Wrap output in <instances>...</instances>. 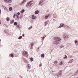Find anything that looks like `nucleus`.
Instances as JSON below:
<instances>
[{"label":"nucleus","instance_id":"1","mask_svg":"<svg viewBox=\"0 0 78 78\" xmlns=\"http://www.w3.org/2000/svg\"><path fill=\"white\" fill-rule=\"evenodd\" d=\"M53 40L54 41L52 42V44L53 45H57L59 44V42L61 40L60 37H54L53 38Z\"/></svg>","mask_w":78,"mask_h":78},{"label":"nucleus","instance_id":"2","mask_svg":"<svg viewBox=\"0 0 78 78\" xmlns=\"http://www.w3.org/2000/svg\"><path fill=\"white\" fill-rule=\"evenodd\" d=\"M62 70H61L60 71L57 73L56 76L58 77V78H59V76H62Z\"/></svg>","mask_w":78,"mask_h":78},{"label":"nucleus","instance_id":"3","mask_svg":"<svg viewBox=\"0 0 78 78\" xmlns=\"http://www.w3.org/2000/svg\"><path fill=\"white\" fill-rule=\"evenodd\" d=\"M63 39L65 40V41H67L68 39V38H69V36L68 35H66V34H64L63 35Z\"/></svg>","mask_w":78,"mask_h":78},{"label":"nucleus","instance_id":"4","mask_svg":"<svg viewBox=\"0 0 78 78\" xmlns=\"http://www.w3.org/2000/svg\"><path fill=\"white\" fill-rule=\"evenodd\" d=\"M22 54L25 57H27L28 56V54L27 52L26 51H23L22 52Z\"/></svg>","mask_w":78,"mask_h":78},{"label":"nucleus","instance_id":"5","mask_svg":"<svg viewBox=\"0 0 78 78\" xmlns=\"http://www.w3.org/2000/svg\"><path fill=\"white\" fill-rule=\"evenodd\" d=\"M33 46H34V43H31L30 45V49H33Z\"/></svg>","mask_w":78,"mask_h":78},{"label":"nucleus","instance_id":"6","mask_svg":"<svg viewBox=\"0 0 78 78\" xmlns=\"http://www.w3.org/2000/svg\"><path fill=\"white\" fill-rule=\"evenodd\" d=\"M43 1V0H41V1H40L39 2V5L41 6H42V5H44V3H43L44 2Z\"/></svg>","mask_w":78,"mask_h":78},{"label":"nucleus","instance_id":"7","mask_svg":"<svg viewBox=\"0 0 78 78\" xmlns=\"http://www.w3.org/2000/svg\"><path fill=\"white\" fill-rule=\"evenodd\" d=\"M23 60L25 63H27V64H28V61H27V60H26L24 58H23Z\"/></svg>","mask_w":78,"mask_h":78},{"label":"nucleus","instance_id":"8","mask_svg":"<svg viewBox=\"0 0 78 78\" xmlns=\"http://www.w3.org/2000/svg\"><path fill=\"white\" fill-rule=\"evenodd\" d=\"M64 23L60 24V25L58 27V28H62V27H64Z\"/></svg>","mask_w":78,"mask_h":78},{"label":"nucleus","instance_id":"9","mask_svg":"<svg viewBox=\"0 0 78 78\" xmlns=\"http://www.w3.org/2000/svg\"><path fill=\"white\" fill-rule=\"evenodd\" d=\"M27 69H28L29 70H30L31 68V65H30L29 64H27Z\"/></svg>","mask_w":78,"mask_h":78},{"label":"nucleus","instance_id":"10","mask_svg":"<svg viewBox=\"0 0 78 78\" xmlns=\"http://www.w3.org/2000/svg\"><path fill=\"white\" fill-rule=\"evenodd\" d=\"M49 16H50V14H48L45 15L44 17V19H47Z\"/></svg>","mask_w":78,"mask_h":78},{"label":"nucleus","instance_id":"11","mask_svg":"<svg viewBox=\"0 0 78 78\" xmlns=\"http://www.w3.org/2000/svg\"><path fill=\"white\" fill-rule=\"evenodd\" d=\"M16 17H17V18H16V20H19V18H20V17H19V15L16 14Z\"/></svg>","mask_w":78,"mask_h":78},{"label":"nucleus","instance_id":"12","mask_svg":"<svg viewBox=\"0 0 78 78\" xmlns=\"http://www.w3.org/2000/svg\"><path fill=\"white\" fill-rule=\"evenodd\" d=\"M12 2V0H8L6 2L7 3H10Z\"/></svg>","mask_w":78,"mask_h":78},{"label":"nucleus","instance_id":"13","mask_svg":"<svg viewBox=\"0 0 78 78\" xmlns=\"http://www.w3.org/2000/svg\"><path fill=\"white\" fill-rule=\"evenodd\" d=\"M47 36L46 35H44L43 37H41V38H42V40H43V42L44 41V39H45V37Z\"/></svg>","mask_w":78,"mask_h":78},{"label":"nucleus","instance_id":"14","mask_svg":"<svg viewBox=\"0 0 78 78\" xmlns=\"http://www.w3.org/2000/svg\"><path fill=\"white\" fill-rule=\"evenodd\" d=\"M39 12V10H37L35 11L34 13L35 14H38Z\"/></svg>","mask_w":78,"mask_h":78},{"label":"nucleus","instance_id":"15","mask_svg":"<svg viewBox=\"0 0 78 78\" xmlns=\"http://www.w3.org/2000/svg\"><path fill=\"white\" fill-rule=\"evenodd\" d=\"M9 56L10 57H12V58H13L14 57V55H13L12 53L10 54Z\"/></svg>","mask_w":78,"mask_h":78},{"label":"nucleus","instance_id":"16","mask_svg":"<svg viewBox=\"0 0 78 78\" xmlns=\"http://www.w3.org/2000/svg\"><path fill=\"white\" fill-rule=\"evenodd\" d=\"M14 22V20H13L10 21V24L11 25V24H12Z\"/></svg>","mask_w":78,"mask_h":78},{"label":"nucleus","instance_id":"17","mask_svg":"<svg viewBox=\"0 0 78 78\" xmlns=\"http://www.w3.org/2000/svg\"><path fill=\"white\" fill-rule=\"evenodd\" d=\"M41 58H44L45 57V55L43 53L41 55Z\"/></svg>","mask_w":78,"mask_h":78},{"label":"nucleus","instance_id":"18","mask_svg":"<svg viewBox=\"0 0 78 78\" xmlns=\"http://www.w3.org/2000/svg\"><path fill=\"white\" fill-rule=\"evenodd\" d=\"M16 27L18 28H22V27H20V25L19 24L16 26Z\"/></svg>","mask_w":78,"mask_h":78},{"label":"nucleus","instance_id":"19","mask_svg":"<svg viewBox=\"0 0 78 78\" xmlns=\"http://www.w3.org/2000/svg\"><path fill=\"white\" fill-rule=\"evenodd\" d=\"M25 11V9H23L21 11H20V13H22V14H23V12H24Z\"/></svg>","mask_w":78,"mask_h":78},{"label":"nucleus","instance_id":"20","mask_svg":"<svg viewBox=\"0 0 78 78\" xmlns=\"http://www.w3.org/2000/svg\"><path fill=\"white\" fill-rule=\"evenodd\" d=\"M9 10L10 11H11L12 10V7H10L9 8Z\"/></svg>","mask_w":78,"mask_h":78},{"label":"nucleus","instance_id":"21","mask_svg":"<svg viewBox=\"0 0 78 78\" xmlns=\"http://www.w3.org/2000/svg\"><path fill=\"white\" fill-rule=\"evenodd\" d=\"M29 5H30V3H29V2H28L26 5V7H28Z\"/></svg>","mask_w":78,"mask_h":78},{"label":"nucleus","instance_id":"22","mask_svg":"<svg viewBox=\"0 0 78 78\" xmlns=\"http://www.w3.org/2000/svg\"><path fill=\"white\" fill-rule=\"evenodd\" d=\"M30 60L31 62H33V61H34L33 58H30Z\"/></svg>","mask_w":78,"mask_h":78},{"label":"nucleus","instance_id":"23","mask_svg":"<svg viewBox=\"0 0 78 78\" xmlns=\"http://www.w3.org/2000/svg\"><path fill=\"white\" fill-rule=\"evenodd\" d=\"M53 63H54L55 65H56L57 63H58V62L57 61L55 60L54 62Z\"/></svg>","mask_w":78,"mask_h":78},{"label":"nucleus","instance_id":"24","mask_svg":"<svg viewBox=\"0 0 78 78\" xmlns=\"http://www.w3.org/2000/svg\"><path fill=\"white\" fill-rule=\"evenodd\" d=\"M18 24V23L17 22H15L14 23V25H15V26H17Z\"/></svg>","mask_w":78,"mask_h":78},{"label":"nucleus","instance_id":"25","mask_svg":"<svg viewBox=\"0 0 78 78\" xmlns=\"http://www.w3.org/2000/svg\"><path fill=\"white\" fill-rule=\"evenodd\" d=\"M10 20V19H9V17H7L6 18L7 21H9Z\"/></svg>","mask_w":78,"mask_h":78},{"label":"nucleus","instance_id":"26","mask_svg":"<svg viewBox=\"0 0 78 78\" xmlns=\"http://www.w3.org/2000/svg\"><path fill=\"white\" fill-rule=\"evenodd\" d=\"M45 25L44 26H46L47 24H48V22L47 21H46L44 22Z\"/></svg>","mask_w":78,"mask_h":78},{"label":"nucleus","instance_id":"27","mask_svg":"<svg viewBox=\"0 0 78 78\" xmlns=\"http://www.w3.org/2000/svg\"><path fill=\"white\" fill-rule=\"evenodd\" d=\"M67 57L66 55H65V57L63 58L64 59H67Z\"/></svg>","mask_w":78,"mask_h":78},{"label":"nucleus","instance_id":"28","mask_svg":"<svg viewBox=\"0 0 78 78\" xmlns=\"http://www.w3.org/2000/svg\"><path fill=\"white\" fill-rule=\"evenodd\" d=\"M22 38V36H20L18 37V39H21Z\"/></svg>","mask_w":78,"mask_h":78},{"label":"nucleus","instance_id":"29","mask_svg":"<svg viewBox=\"0 0 78 78\" xmlns=\"http://www.w3.org/2000/svg\"><path fill=\"white\" fill-rule=\"evenodd\" d=\"M64 27H65V28H69V27L66 25H65Z\"/></svg>","mask_w":78,"mask_h":78},{"label":"nucleus","instance_id":"30","mask_svg":"<svg viewBox=\"0 0 78 78\" xmlns=\"http://www.w3.org/2000/svg\"><path fill=\"white\" fill-rule=\"evenodd\" d=\"M23 3H24L23 2V1H22L21 2V3H20V5H23Z\"/></svg>","mask_w":78,"mask_h":78},{"label":"nucleus","instance_id":"31","mask_svg":"<svg viewBox=\"0 0 78 78\" xmlns=\"http://www.w3.org/2000/svg\"><path fill=\"white\" fill-rule=\"evenodd\" d=\"M53 16L55 18H56L57 16L55 14H54Z\"/></svg>","mask_w":78,"mask_h":78},{"label":"nucleus","instance_id":"32","mask_svg":"<svg viewBox=\"0 0 78 78\" xmlns=\"http://www.w3.org/2000/svg\"><path fill=\"white\" fill-rule=\"evenodd\" d=\"M39 51V47H38L37 49V51L38 52Z\"/></svg>","mask_w":78,"mask_h":78},{"label":"nucleus","instance_id":"33","mask_svg":"<svg viewBox=\"0 0 78 78\" xmlns=\"http://www.w3.org/2000/svg\"><path fill=\"white\" fill-rule=\"evenodd\" d=\"M16 14H14V15H13V19H14V18H15V17H16Z\"/></svg>","mask_w":78,"mask_h":78},{"label":"nucleus","instance_id":"34","mask_svg":"<svg viewBox=\"0 0 78 78\" xmlns=\"http://www.w3.org/2000/svg\"><path fill=\"white\" fill-rule=\"evenodd\" d=\"M5 7L4 9H5V10H6L7 11H8V8L6 7Z\"/></svg>","mask_w":78,"mask_h":78},{"label":"nucleus","instance_id":"35","mask_svg":"<svg viewBox=\"0 0 78 78\" xmlns=\"http://www.w3.org/2000/svg\"><path fill=\"white\" fill-rule=\"evenodd\" d=\"M34 15H32V17H31V18L32 19H33V18H34Z\"/></svg>","mask_w":78,"mask_h":78},{"label":"nucleus","instance_id":"36","mask_svg":"<svg viewBox=\"0 0 78 78\" xmlns=\"http://www.w3.org/2000/svg\"><path fill=\"white\" fill-rule=\"evenodd\" d=\"M78 72L77 71L74 74V75H78Z\"/></svg>","mask_w":78,"mask_h":78},{"label":"nucleus","instance_id":"37","mask_svg":"<svg viewBox=\"0 0 78 78\" xmlns=\"http://www.w3.org/2000/svg\"><path fill=\"white\" fill-rule=\"evenodd\" d=\"M36 18H37V17H36V16H34V18H33V20H34V19H36Z\"/></svg>","mask_w":78,"mask_h":78},{"label":"nucleus","instance_id":"38","mask_svg":"<svg viewBox=\"0 0 78 78\" xmlns=\"http://www.w3.org/2000/svg\"><path fill=\"white\" fill-rule=\"evenodd\" d=\"M64 46V45H61V46H60V48H63Z\"/></svg>","mask_w":78,"mask_h":78},{"label":"nucleus","instance_id":"39","mask_svg":"<svg viewBox=\"0 0 78 78\" xmlns=\"http://www.w3.org/2000/svg\"><path fill=\"white\" fill-rule=\"evenodd\" d=\"M32 28V26H31L30 27H29L28 29L29 30H30Z\"/></svg>","mask_w":78,"mask_h":78},{"label":"nucleus","instance_id":"40","mask_svg":"<svg viewBox=\"0 0 78 78\" xmlns=\"http://www.w3.org/2000/svg\"><path fill=\"white\" fill-rule=\"evenodd\" d=\"M4 27H7V28H8V26L6 25V24H4Z\"/></svg>","mask_w":78,"mask_h":78},{"label":"nucleus","instance_id":"41","mask_svg":"<svg viewBox=\"0 0 78 78\" xmlns=\"http://www.w3.org/2000/svg\"><path fill=\"white\" fill-rule=\"evenodd\" d=\"M75 43V44L76 43H78V41L77 40H75L74 41Z\"/></svg>","mask_w":78,"mask_h":78},{"label":"nucleus","instance_id":"42","mask_svg":"<svg viewBox=\"0 0 78 78\" xmlns=\"http://www.w3.org/2000/svg\"><path fill=\"white\" fill-rule=\"evenodd\" d=\"M33 2V0H32V1H30L29 2V3H31V2Z\"/></svg>","mask_w":78,"mask_h":78},{"label":"nucleus","instance_id":"43","mask_svg":"<svg viewBox=\"0 0 78 78\" xmlns=\"http://www.w3.org/2000/svg\"><path fill=\"white\" fill-rule=\"evenodd\" d=\"M62 64H63V62H62V61H61L60 62L61 65H62Z\"/></svg>","mask_w":78,"mask_h":78},{"label":"nucleus","instance_id":"44","mask_svg":"<svg viewBox=\"0 0 78 78\" xmlns=\"http://www.w3.org/2000/svg\"><path fill=\"white\" fill-rule=\"evenodd\" d=\"M22 1L24 3V2H27V0H23Z\"/></svg>","mask_w":78,"mask_h":78},{"label":"nucleus","instance_id":"45","mask_svg":"<svg viewBox=\"0 0 78 78\" xmlns=\"http://www.w3.org/2000/svg\"><path fill=\"white\" fill-rule=\"evenodd\" d=\"M20 13L19 12H18L17 13V14H18V15L19 16V15H20Z\"/></svg>","mask_w":78,"mask_h":78},{"label":"nucleus","instance_id":"46","mask_svg":"<svg viewBox=\"0 0 78 78\" xmlns=\"http://www.w3.org/2000/svg\"><path fill=\"white\" fill-rule=\"evenodd\" d=\"M20 18H22V15H20Z\"/></svg>","mask_w":78,"mask_h":78},{"label":"nucleus","instance_id":"47","mask_svg":"<svg viewBox=\"0 0 78 78\" xmlns=\"http://www.w3.org/2000/svg\"><path fill=\"white\" fill-rule=\"evenodd\" d=\"M33 4L32 3H30V4H29L30 6H31V5Z\"/></svg>","mask_w":78,"mask_h":78},{"label":"nucleus","instance_id":"48","mask_svg":"<svg viewBox=\"0 0 78 78\" xmlns=\"http://www.w3.org/2000/svg\"><path fill=\"white\" fill-rule=\"evenodd\" d=\"M70 61H71V62H73V59H72L70 60Z\"/></svg>","mask_w":78,"mask_h":78},{"label":"nucleus","instance_id":"49","mask_svg":"<svg viewBox=\"0 0 78 78\" xmlns=\"http://www.w3.org/2000/svg\"><path fill=\"white\" fill-rule=\"evenodd\" d=\"M24 36H25V34H23V35H22V36H23V37H24Z\"/></svg>","mask_w":78,"mask_h":78},{"label":"nucleus","instance_id":"50","mask_svg":"<svg viewBox=\"0 0 78 78\" xmlns=\"http://www.w3.org/2000/svg\"><path fill=\"white\" fill-rule=\"evenodd\" d=\"M4 1L5 2H7V1H8V0H4Z\"/></svg>","mask_w":78,"mask_h":78},{"label":"nucleus","instance_id":"51","mask_svg":"<svg viewBox=\"0 0 78 78\" xmlns=\"http://www.w3.org/2000/svg\"><path fill=\"white\" fill-rule=\"evenodd\" d=\"M72 62H71V61H69V62H68V63H71Z\"/></svg>","mask_w":78,"mask_h":78},{"label":"nucleus","instance_id":"52","mask_svg":"<svg viewBox=\"0 0 78 78\" xmlns=\"http://www.w3.org/2000/svg\"><path fill=\"white\" fill-rule=\"evenodd\" d=\"M4 32H5V33H6L7 34V32H6V30H5L4 31Z\"/></svg>","mask_w":78,"mask_h":78},{"label":"nucleus","instance_id":"53","mask_svg":"<svg viewBox=\"0 0 78 78\" xmlns=\"http://www.w3.org/2000/svg\"><path fill=\"white\" fill-rule=\"evenodd\" d=\"M41 66H42V64H40L39 65V66L41 67Z\"/></svg>","mask_w":78,"mask_h":78},{"label":"nucleus","instance_id":"54","mask_svg":"<svg viewBox=\"0 0 78 78\" xmlns=\"http://www.w3.org/2000/svg\"><path fill=\"white\" fill-rule=\"evenodd\" d=\"M75 44H76V45H78V43H75Z\"/></svg>","mask_w":78,"mask_h":78},{"label":"nucleus","instance_id":"55","mask_svg":"<svg viewBox=\"0 0 78 78\" xmlns=\"http://www.w3.org/2000/svg\"><path fill=\"white\" fill-rule=\"evenodd\" d=\"M28 70H29L28 69H27V71H28L29 72H31V71H29Z\"/></svg>","mask_w":78,"mask_h":78},{"label":"nucleus","instance_id":"56","mask_svg":"<svg viewBox=\"0 0 78 78\" xmlns=\"http://www.w3.org/2000/svg\"><path fill=\"white\" fill-rule=\"evenodd\" d=\"M2 12V10H1V9H0V14H1Z\"/></svg>","mask_w":78,"mask_h":78},{"label":"nucleus","instance_id":"57","mask_svg":"<svg viewBox=\"0 0 78 78\" xmlns=\"http://www.w3.org/2000/svg\"><path fill=\"white\" fill-rule=\"evenodd\" d=\"M21 77V78H23V77H22V76H20V77Z\"/></svg>","mask_w":78,"mask_h":78},{"label":"nucleus","instance_id":"58","mask_svg":"<svg viewBox=\"0 0 78 78\" xmlns=\"http://www.w3.org/2000/svg\"><path fill=\"white\" fill-rule=\"evenodd\" d=\"M56 72V71H52V72Z\"/></svg>","mask_w":78,"mask_h":78},{"label":"nucleus","instance_id":"59","mask_svg":"<svg viewBox=\"0 0 78 78\" xmlns=\"http://www.w3.org/2000/svg\"><path fill=\"white\" fill-rule=\"evenodd\" d=\"M72 73H70L69 74V75H70V74H72Z\"/></svg>","mask_w":78,"mask_h":78},{"label":"nucleus","instance_id":"60","mask_svg":"<svg viewBox=\"0 0 78 78\" xmlns=\"http://www.w3.org/2000/svg\"><path fill=\"white\" fill-rule=\"evenodd\" d=\"M73 58V57H72V56L70 57V58Z\"/></svg>","mask_w":78,"mask_h":78},{"label":"nucleus","instance_id":"61","mask_svg":"<svg viewBox=\"0 0 78 78\" xmlns=\"http://www.w3.org/2000/svg\"><path fill=\"white\" fill-rule=\"evenodd\" d=\"M69 28V29H71V28L69 27V28Z\"/></svg>","mask_w":78,"mask_h":78},{"label":"nucleus","instance_id":"62","mask_svg":"<svg viewBox=\"0 0 78 78\" xmlns=\"http://www.w3.org/2000/svg\"><path fill=\"white\" fill-rule=\"evenodd\" d=\"M1 20H0V24H1V23H1V22H0Z\"/></svg>","mask_w":78,"mask_h":78},{"label":"nucleus","instance_id":"63","mask_svg":"<svg viewBox=\"0 0 78 78\" xmlns=\"http://www.w3.org/2000/svg\"><path fill=\"white\" fill-rule=\"evenodd\" d=\"M0 41L1 42V39H0Z\"/></svg>","mask_w":78,"mask_h":78},{"label":"nucleus","instance_id":"64","mask_svg":"<svg viewBox=\"0 0 78 78\" xmlns=\"http://www.w3.org/2000/svg\"><path fill=\"white\" fill-rule=\"evenodd\" d=\"M59 65H60V63H59Z\"/></svg>","mask_w":78,"mask_h":78}]
</instances>
